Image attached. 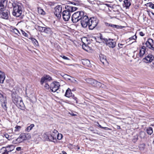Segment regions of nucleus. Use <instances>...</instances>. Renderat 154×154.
<instances>
[{"label":"nucleus","mask_w":154,"mask_h":154,"mask_svg":"<svg viewBox=\"0 0 154 154\" xmlns=\"http://www.w3.org/2000/svg\"><path fill=\"white\" fill-rule=\"evenodd\" d=\"M65 8L66 10L63 12L62 16L63 20L65 21H67L70 17V12H72L76 11L78 9V8L74 7L72 4H69L66 5Z\"/></svg>","instance_id":"1"},{"label":"nucleus","mask_w":154,"mask_h":154,"mask_svg":"<svg viewBox=\"0 0 154 154\" xmlns=\"http://www.w3.org/2000/svg\"><path fill=\"white\" fill-rule=\"evenodd\" d=\"M12 100L13 102L19 108L22 109L24 105L22 98L17 95L12 94Z\"/></svg>","instance_id":"2"},{"label":"nucleus","mask_w":154,"mask_h":154,"mask_svg":"<svg viewBox=\"0 0 154 154\" xmlns=\"http://www.w3.org/2000/svg\"><path fill=\"white\" fill-rule=\"evenodd\" d=\"M84 15V12L82 11L75 12L72 16V21L74 23H76L81 20Z\"/></svg>","instance_id":"3"},{"label":"nucleus","mask_w":154,"mask_h":154,"mask_svg":"<svg viewBox=\"0 0 154 154\" xmlns=\"http://www.w3.org/2000/svg\"><path fill=\"white\" fill-rule=\"evenodd\" d=\"M13 11L12 12L13 15L16 17H20L22 13V7L21 5L15 4L13 5Z\"/></svg>","instance_id":"4"},{"label":"nucleus","mask_w":154,"mask_h":154,"mask_svg":"<svg viewBox=\"0 0 154 154\" xmlns=\"http://www.w3.org/2000/svg\"><path fill=\"white\" fill-rule=\"evenodd\" d=\"M99 22L98 19L94 18L90 19L88 22V27L91 30L93 29L97 25Z\"/></svg>","instance_id":"5"},{"label":"nucleus","mask_w":154,"mask_h":154,"mask_svg":"<svg viewBox=\"0 0 154 154\" xmlns=\"http://www.w3.org/2000/svg\"><path fill=\"white\" fill-rule=\"evenodd\" d=\"M62 11V6L61 5H57L54 8V14L58 19L60 18L61 17Z\"/></svg>","instance_id":"6"},{"label":"nucleus","mask_w":154,"mask_h":154,"mask_svg":"<svg viewBox=\"0 0 154 154\" xmlns=\"http://www.w3.org/2000/svg\"><path fill=\"white\" fill-rule=\"evenodd\" d=\"M81 20V24L82 27L84 28H86L88 25L89 20L88 17L84 15Z\"/></svg>","instance_id":"7"},{"label":"nucleus","mask_w":154,"mask_h":154,"mask_svg":"<svg viewBox=\"0 0 154 154\" xmlns=\"http://www.w3.org/2000/svg\"><path fill=\"white\" fill-rule=\"evenodd\" d=\"M60 85L58 82H54L51 84L50 86V88L53 92L57 91L59 89Z\"/></svg>","instance_id":"8"},{"label":"nucleus","mask_w":154,"mask_h":154,"mask_svg":"<svg viewBox=\"0 0 154 154\" xmlns=\"http://www.w3.org/2000/svg\"><path fill=\"white\" fill-rule=\"evenodd\" d=\"M104 40L105 43L109 47L113 48L115 47L116 43L113 39L109 38Z\"/></svg>","instance_id":"9"},{"label":"nucleus","mask_w":154,"mask_h":154,"mask_svg":"<svg viewBox=\"0 0 154 154\" xmlns=\"http://www.w3.org/2000/svg\"><path fill=\"white\" fill-rule=\"evenodd\" d=\"M146 47L154 51V40L151 38L148 39L145 43Z\"/></svg>","instance_id":"10"},{"label":"nucleus","mask_w":154,"mask_h":154,"mask_svg":"<svg viewBox=\"0 0 154 154\" xmlns=\"http://www.w3.org/2000/svg\"><path fill=\"white\" fill-rule=\"evenodd\" d=\"M9 11L7 10H3L0 11V17L2 18L7 19L8 18Z\"/></svg>","instance_id":"11"},{"label":"nucleus","mask_w":154,"mask_h":154,"mask_svg":"<svg viewBox=\"0 0 154 154\" xmlns=\"http://www.w3.org/2000/svg\"><path fill=\"white\" fill-rule=\"evenodd\" d=\"M154 60V57L151 54H149L143 59L144 62L146 63L151 62Z\"/></svg>","instance_id":"12"},{"label":"nucleus","mask_w":154,"mask_h":154,"mask_svg":"<svg viewBox=\"0 0 154 154\" xmlns=\"http://www.w3.org/2000/svg\"><path fill=\"white\" fill-rule=\"evenodd\" d=\"M51 79V77L49 75H45L41 78L40 80V83L41 85H42L44 83H46L48 81Z\"/></svg>","instance_id":"13"},{"label":"nucleus","mask_w":154,"mask_h":154,"mask_svg":"<svg viewBox=\"0 0 154 154\" xmlns=\"http://www.w3.org/2000/svg\"><path fill=\"white\" fill-rule=\"evenodd\" d=\"M86 81L87 82L93 86H96L97 85H100V82L93 79H86Z\"/></svg>","instance_id":"14"},{"label":"nucleus","mask_w":154,"mask_h":154,"mask_svg":"<svg viewBox=\"0 0 154 154\" xmlns=\"http://www.w3.org/2000/svg\"><path fill=\"white\" fill-rule=\"evenodd\" d=\"M7 1L6 0H2L0 2V11L5 8L7 6Z\"/></svg>","instance_id":"15"},{"label":"nucleus","mask_w":154,"mask_h":154,"mask_svg":"<svg viewBox=\"0 0 154 154\" xmlns=\"http://www.w3.org/2000/svg\"><path fill=\"white\" fill-rule=\"evenodd\" d=\"M14 148L13 146L12 145H10L8 146H7L6 147H2L1 149V151H6L8 152H10L12 151Z\"/></svg>","instance_id":"16"},{"label":"nucleus","mask_w":154,"mask_h":154,"mask_svg":"<svg viewBox=\"0 0 154 154\" xmlns=\"http://www.w3.org/2000/svg\"><path fill=\"white\" fill-rule=\"evenodd\" d=\"M81 61L82 64L85 66L86 67H90L91 66V64L89 60L87 59H82Z\"/></svg>","instance_id":"17"},{"label":"nucleus","mask_w":154,"mask_h":154,"mask_svg":"<svg viewBox=\"0 0 154 154\" xmlns=\"http://www.w3.org/2000/svg\"><path fill=\"white\" fill-rule=\"evenodd\" d=\"M0 101L1 103L7 101L5 95L2 92H0Z\"/></svg>","instance_id":"18"},{"label":"nucleus","mask_w":154,"mask_h":154,"mask_svg":"<svg viewBox=\"0 0 154 154\" xmlns=\"http://www.w3.org/2000/svg\"><path fill=\"white\" fill-rule=\"evenodd\" d=\"M130 1L131 0H125L124 1V4L123 5L124 7H125L126 9H128L131 5Z\"/></svg>","instance_id":"19"},{"label":"nucleus","mask_w":154,"mask_h":154,"mask_svg":"<svg viewBox=\"0 0 154 154\" xmlns=\"http://www.w3.org/2000/svg\"><path fill=\"white\" fill-rule=\"evenodd\" d=\"M146 49L145 47L143 46L140 49L139 56L140 57H142L144 55Z\"/></svg>","instance_id":"20"},{"label":"nucleus","mask_w":154,"mask_h":154,"mask_svg":"<svg viewBox=\"0 0 154 154\" xmlns=\"http://www.w3.org/2000/svg\"><path fill=\"white\" fill-rule=\"evenodd\" d=\"M100 58L101 62L103 64L107 62L106 57L105 55L101 54L100 55Z\"/></svg>","instance_id":"21"},{"label":"nucleus","mask_w":154,"mask_h":154,"mask_svg":"<svg viewBox=\"0 0 154 154\" xmlns=\"http://www.w3.org/2000/svg\"><path fill=\"white\" fill-rule=\"evenodd\" d=\"M5 78L4 73L0 71V83H3L4 81Z\"/></svg>","instance_id":"22"},{"label":"nucleus","mask_w":154,"mask_h":154,"mask_svg":"<svg viewBox=\"0 0 154 154\" xmlns=\"http://www.w3.org/2000/svg\"><path fill=\"white\" fill-rule=\"evenodd\" d=\"M65 96L68 97H70L72 96V94L71 92V90L68 88L66 92Z\"/></svg>","instance_id":"23"},{"label":"nucleus","mask_w":154,"mask_h":154,"mask_svg":"<svg viewBox=\"0 0 154 154\" xmlns=\"http://www.w3.org/2000/svg\"><path fill=\"white\" fill-rule=\"evenodd\" d=\"M44 32L48 34H51L52 30L50 28L46 26L45 27Z\"/></svg>","instance_id":"24"},{"label":"nucleus","mask_w":154,"mask_h":154,"mask_svg":"<svg viewBox=\"0 0 154 154\" xmlns=\"http://www.w3.org/2000/svg\"><path fill=\"white\" fill-rule=\"evenodd\" d=\"M58 134V132L57 131L55 130H54L51 135L53 137V138L54 139L56 140Z\"/></svg>","instance_id":"25"},{"label":"nucleus","mask_w":154,"mask_h":154,"mask_svg":"<svg viewBox=\"0 0 154 154\" xmlns=\"http://www.w3.org/2000/svg\"><path fill=\"white\" fill-rule=\"evenodd\" d=\"M11 31L18 35H20V33L19 31L16 28L12 27L11 29Z\"/></svg>","instance_id":"26"},{"label":"nucleus","mask_w":154,"mask_h":154,"mask_svg":"<svg viewBox=\"0 0 154 154\" xmlns=\"http://www.w3.org/2000/svg\"><path fill=\"white\" fill-rule=\"evenodd\" d=\"M7 101L1 103V106L3 108L4 111H6L7 110Z\"/></svg>","instance_id":"27"},{"label":"nucleus","mask_w":154,"mask_h":154,"mask_svg":"<svg viewBox=\"0 0 154 154\" xmlns=\"http://www.w3.org/2000/svg\"><path fill=\"white\" fill-rule=\"evenodd\" d=\"M31 40L35 46L36 47L38 46V42L35 38H31Z\"/></svg>","instance_id":"28"},{"label":"nucleus","mask_w":154,"mask_h":154,"mask_svg":"<svg viewBox=\"0 0 154 154\" xmlns=\"http://www.w3.org/2000/svg\"><path fill=\"white\" fill-rule=\"evenodd\" d=\"M35 126L34 124H31L29 126L27 127L25 131L29 132L31 130L32 128Z\"/></svg>","instance_id":"29"},{"label":"nucleus","mask_w":154,"mask_h":154,"mask_svg":"<svg viewBox=\"0 0 154 154\" xmlns=\"http://www.w3.org/2000/svg\"><path fill=\"white\" fill-rule=\"evenodd\" d=\"M26 136L25 134L24 133L21 134L18 137L21 141L22 142L23 140L26 139Z\"/></svg>","instance_id":"30"},{"label":"nucleus","mask_w":154,"mask_h":154,"mask_svg":"<svg viewBox=\"0 0 154 154\" xmlns=\"http://www.w3.org/2000/svg\"><path fill=\"white\" fill-rule=\"evenodd\" d=\"M146 131L148 134L151 135L153 133L152 128L151 127H149L146 129Z\"/></svg>","instance_id":"31"},{"label":"nucleus","mask_w":154,"mask_h":154,"mask_svg":"<svg viewBox=\"0 0 154 154\" xmlns=\"http://www.w3.org/2000/svg\"><path fill=\"white\" fill-rule=\"evenodd\" d=\"M22 142V141L19 137L17 138L16 139H14L12 141V143L14 144H17L21 143Z\"/></svg>","instance_id":"32"},{"label":"nucleus","mask_w":154,"mask_h":154,"mask_svg":"<svg viewBox=\"0 0 154 154\" xmlns=\"http://www.w3.org/2000/svg\"><path fill=\"white\" fill-rule=\"evenodd\" d=\"M146 133L143 131H141L140 133L139 137L141 138H144L145 137Z\"/></svg>","instance_id":"33"},{"label":"nucleus","mask_w":154,"mask_h":154,"mask_svg":"<svg viewBox=\"0 0 154 154\" xmlns=\"http://www.w3.org/2000/svg\"><path fill=\"white\" fill-rule=\"evenodd\" d=\"M38 12L39 14L45 15V12L41 8H38Z\"/></svg>","instance_id":"34"},{"label":"nucleus","mask_w":154,"mask_h":154,"mask_svg":"<svg viewBox=\"0 0 154 154\" xmlns=\"http://www.w3.org/2000/svg\"><path fill=\"white\" fill-rule=\"evenodd\" d=\"M63 76L65 79L69 80H70V79H71L70 78H71V76L69 75H68L66 74L64 75Z\"/></svg>","instance_id":"35"},{"label":"nucleus","mask_w":154,"mask_h":154,"mask_svg":"<svg viewBox=\"0 0 154 154\" xmlns=\"http://www.w3.org/2000/svg\"><path fill=\"white\" fill-rule=\"evenodd\" d=\"M45 27H42L38 26L37 27L38 30L40 32H44Z\"/></svg>","instance_id":"36"},{"label":"nucleus","mask_w":154,"mask_h":154,"mask_svg":"<svg viewBox=\"0 0 154 154\" xmlns=\"http://www.w3.org/2000/svg\"><path fill=\"white\" fill-rule=\"evenodd\" d=\"M71 78H72V79H70V80H70L73 83L76 84H78V81L76 80L73 77H71Z\"/></svg>","instance_id":"37"},{"label":"nucleus","mask_w":154,"mask_h":154,"mask_svg":"<svg viewBox=\"0 0 154 154\" xmlns=\"http://www.w3.org/2000/svg\"><path fill=\"white\" fill-rule=\"evenodd\" d=\"M147 6L149 7L152 9L154 8V4L152 3L151 2L147 4Z\"/></svg>","instance_id":"38"},{"label":"nucleus","mask_w":154,"mask_h":154,"mask_svg":"<svg viewBox=\"0 0 154 154\" xmlns=\"http://www.w3.org/2000/svg\"><path fill=\"white\" fill-rule=\"evenodd\" d=\"M137 37L136 35H135L133 36H132L129 38V39L130 40H135L137 39Z\"/></svg>","instance_id":"39"},{"label":"nucleus","mask_w":154,"mask_h":154,"mask_svg":"<svg viewBox=\"0 0 154 154\" xmlns=\"http://www.w3.org/2000/svg\"><path fill=\"white\" fill-rule=\"evenodd\" d=\"M138 139V137L137 136H134V138L132 139V141L134 143H135L137 141Z\"/></svg>","instance_id":"40"},{"label":"nucleus","mask_w":154,"mask_h":154,"mask_svg":"<svg viewBox=\"0 0 154 154\" xmlns=\"http://www.w3.org/2000/svg\"><path fill=\"white\" fill-rule=\"evenodd\" d=\"M5 137L8 140H10L11 139V136H9L8 134H4Z\"/></svg>","instance_id":"41"},{"label":"nucleus","mask_w":154,"mask_h":154,"mask_svg":"<svg viewBox=\"0 0 154 154\" xmlns=\"http://www.w3.org/2000/svg\"><path fill=\"white\" fill-rule=\"evenodd\" d=\"M57 139L59 140H60L61 139L62 137V135L61 134H58L57 136Z\"/></svg>","instance_id":"42"},{"label":"nucleus","mask_w":154,"mask_h":154,"mask_svg":"<svg viewBox=\"0 0 154 154\" xmlns=\"http://www.w3.org/2000/svg\"><path fill=\"white\" fill-rule=\"evenodd\" d=\"M48 139L50 141H53V140H55V139H54L53 138V137L51 135L48 136Z\"/></svg>","instance_id":"43"},{"label":"nucleus","mask_w":154,"mask_h":154,"mask_svg":"<svg viewBox=\"0 0 154 154\" xmlns=\"http://www.w3.org/2000/svg\"><path fill=\"white\" fill-rule=\"evenodd\" d=\"M15 128L16 129L15 131H19L21 127L20 126H17L15 127Z\"/></svg>","instance_id":"44"},{"label":"nucleus","mask_w":154,"mask_h":154,"mask_svg":"<svg viewBox=\"0 0 154 154\" xmlns=\"http://www.w3.org/2000/svg\"><path fill=\"white\" fill-rule=\"evenodd\" d=\"M21 32L22 33V34L24 36L26 37H27V36H28V34L26 33L24 31H23L22 30H21Z\"/></svg>","instance_id":"45"},{"label":"nucleus","mask_w":154,"mask_h":154,"mask_svg":"<svg viewBox=\"0 0 154 154\" xmlns=\"http://www.w3.org/2000/svg\"><path fill=\"white\" fill-rule=\"evenodd\" d=\"M25 135L26 136V139H29L31 138V135L29 134H26Z\"/></svg>","instance_id":"46"},{"label":"nucleus","mask_w":154,"mask_h":154,"mask_svg":"<svg viewBox=\"0 0 154 154\" xmlns=\"http://www.w3.org/2000/svg\"><path fill=\"white\" fill-rule=\"evenodd\" d=\"M110 27H111L113 28H118L119 26L118 25H116L113 24H111L110 25Z\"/></svg>","instance_id":"47"},{"label":"nucleus","mask_w":154,"mask_h":154,"mask_svg":"<svg viewBox=\"0 0 154 154\" xmlns=\"http://www.w3.org/2000/svg\"><path fill=\"white\" fill-rule=\"evenodd\" d=\"M44 87L46 89H48L49 88H50L49 85L47 83H45Z\"/></svg>","instance_id":"48"},{"label":"nucleus","mask_w":154,"mask_h":154,"mask_svg":"<svg viewBox=\"0 0 154 154\" xmlns=\"http://www.w3.org/2000/svg\"><path fill=\"white\" fill-rule=\"evenodd\" d=\"M100 39L102 40V41H103V42L105 43V40L104 39H107V38H103V36L102 35H101L100 37Z\"/></svg>","instance_id":"49"},{"label":"nucleus","mask_w":154,"mask_h":154,"mask_svg":"<svg viewBox=\"0 0 154 154\" xmlns=\"http://www.w3.org/2000/svg\"><path fill=\"white\" fill-rule=\"evenodd\" d=\"M98 125H98V126L100 128H104L106 130H107L108 129V128H107V127H102L100 125H99V124H98Z\"/></svg>","instance_id":"50"},{"label":"nucleus","mask_w":154,"mask_h":154,"mask_svg":"<svg viewBox=\"0 0 154 154\" xmlns=\"http://www.w3.org/2000/svg\"><path fill=\"white\" fill-rule=\"evenodd\" d=\"M61 57H62V58L63 59H65V60H69V59L67 57L64 56H63V55L62 56H61Z\"/></svg>","instance_id":"51"},{"label":"nucleus","mask_w":154,"mask_h":154,"mask_svg":"<svg viewBox=\"0 0 154 154\" xmlns=\"http://www.w3.org/2000/svg\"><path fill=\"white\" fill-rule=\"evenodd\" d=\"M72 98H73V99H74L75 100H76V103H78V101H77V98L75 97L74 95H72Z\"/></svg>","instance_id":"52"},{"label":"nucleus","mask_w":154,"mask_h":154,"mask_svg":"<svg viewBox=\"0 0 154 154\" xmlns=\"http://www.w3.org/2000/svg\"><path fill=\"white\" fill-rule=\"evenodd\" d=\"M123 44H119L118 46L120 48H123Z\"/></svg>","instance_id":"53"},{"label":"nucleus","mask_w":154,"mask_h":154,"mask_svg":"<svg viewBox=\"0 0 154 154\" xmlns=\"http://www.w3.org/2000/svg\"><path fill=\"white\" fill-rule=\"evenodd\" d=\"M139 34L140 36H144L145 35L144 33L142 32H140Z\"/></svg>","instance_id":"54"},{"label":"nucleus","mask_w":154,"mask_h":154,"mask_svg":"<svg viewBox=\"0 0 154 154\" xmlns=\"http://www.w3.org/2000/svg\"><path fill=\"white\" fill-rule=\"evenodd\" d=\"M1 152H3L2 153V154H8V152H7V151H1Z\"/></svg>","instance_id":"55"},{"label":"nucleus","mask_w":154,"mask_h":154,"mask_svg":"<svg viewBox=\"0 0 154 154\" xmlns=\"http://www.w3.org/2000/svg\"><path fill=\"white\" fill-rule=\"evenodd\" d=\"M111 24L109 23H105V25L107 26H110Z\"/></svg>","instance_id":"56"},{"label":"nucleus","mask_w":154,"mask_h":154,"mask_svg":"<svg viewBox=\"0 0 154 154\" xmlns=\"http://www.w3.org/2000/svg\"><path fill=\"white\" fill-rule=\"evenodd\" d=\"M87 46H86L85 45H82V48L85 50L86 51V48H85V47H87Z\"/></svg>","instance_id":"57"},{"label":"nucleus","mask_w":154,"mask_h":154,"mask_svg":"<svg viewBox=\"0 0 154 154\" xmlns=\"http://www.w3.org/2000/svg\"><path fill=\"white\" fill-rule=\"evenodd\" d=\"M76 4H77V3H76V4L74 2H71V4H69L68 5H69V4H72L73 6L74 7V5H76Z\"/></svg>","instance_id":"58"},{"label":"nucleus","mask_w":154,"mask_h":154,"mask_svg":"<svg viewBox=\"0 0 154 154\" xmlns=\"http://www.w3.org/2000/svg\"><path fill=\"white\" fill-rule=\"evenodd\" d=\"M21 149V148L20 147H17V148L16 149L18 151H19Z\"/></svg>","instance_id":"59"},{"label":"nucleus","mask_w":154,"mask_h":154,"mask_svg":"<svg viewBox=\"0 0 154 154\" xmlns=\"http://www.w3.org/2000/svg\"><path fill=\"white\" fill-rule=\"evenodd\" d=\"M71 114L72 115V116H75L76 115V114H75L74 113Z\"/></svg>","instance_id":"60"},{"label":"nucleus","mask_w":154,"mask_h":154,"mask_svg":"<svg viewBox=\"0 0 154 154\" xmlns=\"http://www.w3.org/2000/svg\"><path fill=\"white\" fill-rule=\"evenodd\" d=\"M62 152L63 153V154H67L66 153V152H65L64 151H63Z\"/></svg>","instance_id":"61"},{"label":"nucleus","mask_w":154,"mask_h":154,"mask_svg":"<svg viewBox=\"0 0 154 154\" xmlns=\"http://www.w3.org/2000/svg\"><path fill=\"white\" fill-rule=\"evenodd\" d=\"M77 149H80V147L79 146H78Z\"/></svg>","instance_id":"62"},{"label":"nucleus","mask_w":154,"mask_h":154,"mask_svg":"<svg viewBox=\"0 0 154 154\" xmlns=\"http://www.w3.org/2000/svg\"><path fill=\"white\" fill-rule=\"evenodd\" d=\"M119 1L120 2H122L123 0H119Z\"/></svg>","instance_id":"63"},{"label":"nucleus","mask_w":154,"mask_h":154,"mask_svg":"<svg viewBox=\"0 0 154 154\" xmlns=\"http://www.w3.org/2000/svg\"><path fill=\"white\" fill-rule=\"evenodd\" d=\"M152 64L153 65V66L154 67V62L152 63Z\"/></svg>","instance_id":"64"}]
</instances>
